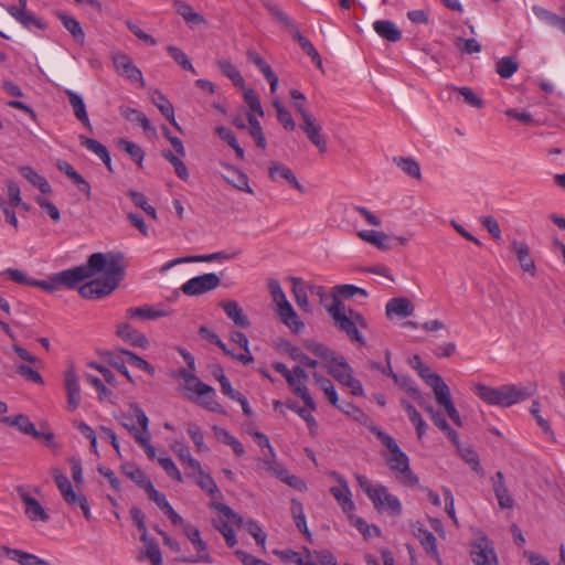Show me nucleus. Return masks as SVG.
<instances>
[{"mask_svg": "<svg viewBox=\"0 0 565 565\" xmlns=\"http://www.w3.org/2000/svg\"><path fill=\"white\" fill-rule=\"evenodd\" d=\"M54 275L58 289H77L84 299H102L118 288L126 269L121 254L94 253L85 264Z\"/></svg>", "mask_w": 565, "mask_h": 565, "instance_id": "1", "label": "nucleus"}, {"mask_svg": "<svg viewBox=\"0 0 565 565\" xmlns=\"http://www.w3.org/2000/svg\"><path fill=\"white\" fill-rule=\"evenodd\" d=\"M472 392L479 399L488 405L508 408L534 396L537 392V385L535 383L527 382L503 384L493 387L482 383H477L472 386Z\"/></svg>", "mask_w": 565, "mask_h": 565, "instance_id": "2", "label": "nucleus"}, {"mask_svg": "<svg viewBox=\"0 0 565 565\" xmlns=\"http://www.w3.org/2000/svg\"><path fill=\"white\" fill-rule=\"evenodd\" d=\"M328 312L332 317L335 327L344 332L352 342H356L359 347H365L366 341L359 331V323L347 317L345 306L338 297H333L332 305L328 308Z\"/></svg>", "mask_w": 565, "mask_h": 565, "instance_id": "3", "label": "nucleus"}, {"mask_svg": "<svg viewBox=\"0 0 565 565\" xmlns=\"http://www.w3.org/2000/svg\"><path fill=\"white\" fill-rule=\"evenodd\" d=\"M183 533L186 536V539L192 543L193 547L196 550L198 553H196V555H191V556H185V555L179 556V557H175L174 561L179 562V563H190V564H195V563L212 564L213 558L210 555L209 546H207L206 542L203 541L201 537L200 530L196 526H194L190 523H186L183 525Z\"/></svg>", "mask_w": 565, "mask_h": 565, "instance_id": "4", "label": "nucleus"}, {"mask_svg": "<svg viewBox=\"0 0 565 565\" xmlns=\"http://www.w3.org/2000/svg\"><path fill=\"white\" fill-rule=\"evenodd\" d=\"M51 472H52L54 481H55L64 501L70 505L78 504L83 512L84 518L87 521H90L92 513H90L87 498L84 494H77L74 491L73 486H72L71 481L68 480V478L65 475H63L58 469L53 468L51 470Z\"/></svg>", "mask_w": 565, "mask_h": 565, "instance_id": "5", "label": "nucleus"}, {"mask_svg": "<svg viewBox=\"0 0 565 565\" xmlns=\"http://www.w3.org/2000/svg\"><path fill=\"white\" fill-rule=\"evenodd\" d=\"M385 461L388 468L396 473V478L404 484L413 487L419 482V478L411 470L407 455L402 449L388 454Z\"/></svg>", "mask_w": 565, "mask_h": 565, "instance_id": "6", "label": "nucleus"}, {"mask_svg": "<svg viewBox=\"0 0 565 565\" xmlns=\"http://www.w3.org/2000/svg\"><path fill=\"white\" fill-rule=\"evenodd\" d=\"M221 285V278L215 273H207L193 277L181 286L184 295L201 296L216 289Z\"/></svg>", "mask_w": 565, "mask_h": 565, "instance_id": "7", "label": "nucleus"}, {"mask_svg": "<svg viewBox=\"0 0 565 565\" xmlns=\"http://www.w3.org/2000/svg\"><path fill=\"white\" fill-rule=\"evenodd\" d=\"M469 554L475 565H498L493 544L486 535L471 543Z\"/></svg>", "mask_w": 565, "mask_h": 565, "instance_id": "8", "label": "nucleus"}, {"mask_svg": "<svg viewBox=\"0 0 565 565\" xmlns=\"http://www.w3.org/2000/svg\"><path fill=\"white\" fill-rule=\"evenodd\" d=\"M113 63L118 75L129 79L132 83H139L141 88L146 87L141 71L134 64L132 58L126 53H116L113 55Z\"/></svg>", "mask_w": 565, "mask_h": 565, "instance_id": "9", "label": "nucleus"}, {"mask_svg": "<svg viewBox=\"0 0 565 565\" xmlns=\"http://www.w3.org/2000/svg\"><path fill=\"white\" fill-rule=\"evenodd\" d=\"M241 254V250H236L233 253H227L225 250L216 252L212 254H205V255H193V256H185L181 258H177L173 260L168 262L163 266V270L171 268L172 266L181 263H211L215 260H230L235 258Z\"/></svg>", "mask_w": 565, "mask_h": 565, "instance_id": "10", "label": "nucleus"}, {"mask_svg": "<svg viewBox=\"0 0 565 565\" xmlns=\"http://www.w3.org/2000/svg\"><path fill=\"white\" fill-rule=\"evenodd\" d=\"M301 130L306 134L308 139L318 148L320 153L327 151V141L323 138L321 131L322 128L317 124L315 116H306L300 125Z\"/></svg>", "mask_w": 565, "mask_h": 565, "instance_id": "11", "label": "nucleus"}, {"mask_svg": "<svg viewBox=\"0 0 565 565\" xmlns=\"http://www.w3.org/2000/svg\"><path fill=\"white\" fill-rule=\"evenodd\" d=\"M20 499L24 503V511L25 514L31 519L32 521H43L46 522L49 520V514L44 510V508L41 505V503L33 498L28 491H25L22 487H19L17 489Z\"/></svg>", "mask_w": 565, "mask_h": 565, "instance_id": "12", "label": "nucleus"}, {"mask_svg": "<svg viewBox=\"0 0 565 565\" xmlns=\"http://www.w3.org/2000/svg\"><path fill=\"white\" fill-rule=\"evenodd\" d=\"M8 13L14 18L19 23H21L24 28L35 26L40 30H46L47 23L38 18L32 12L28 11L26 8H18L17 6H9L7 8Z\"/></svg>", "mask_w": 565, "mask_h": 565, "instance_id": "13", "label": "nucleus"}, {"mask_svg": "<svg viewBox=\"0 0 565 565\" xmlns=\"http://www.w3.org/2000/svg\"><path fill=\"white\" fill-rule=\"evenodd\" d=\"M167 316H169V311L164 308L163 305H159L157 307H131L126 310V317L129 319L157 320Z\"/></svg>", "mask_w": 565, "mask_h": 565, "instance_id": "14", "label": "nucleus"}, {"mask_svg": "<svg viewBox=\"0 0 565 565\" xmlns=\"http://www.w3.org/2000/svg\"><path fill=\"white\" fill-rule=\"evenodd\" d=\"M268 175L273 181H277V177H280L281 179L286 180L294 189L300 193H305L303 185L298 182L292 170L282 163L271 161L268 168Z\"/></svg>", "mask_w": 565, "mask_h": 565, "instance_id": "15", "label": "nucleus"}, {"mask_svg": "<svg viewBox=\"0 0 565 565\" xmlns=\"http://www.w3.org/2000/svg\"><path fill=\"white\" fill-rule=\"evenodd\" d=\"M222 166L228 172V174L223 175V179L228 184H231L233 188H235V189H237L239 191H243V192H246V193H249V194H254L253 189L248 184V177H247L246 173H244L238 168H236V167H234L232 164H228V163H222Z\"/></svg>", "mask_w": 565, "mask_h": 565, "instance_id": "16", "label": "nucleus"}, {"mask_svg": "<svg viewBox=\"0 0 565 565\" xmlns=\"http://www.w3.org/2000/svg\"><path fill=\"white\" fill-rule=\"evenodd\" d=\"M415 307L413 302L405 297H395L388 300L385 312L388 318H406L413 315Z\"/></svg>", "mask_w": 565, "mask_h": 565, "instance_id": "17", "label": "nucleus"}, {"mask_svg": "<svg viewBox=\"0 0 565 565\" xmlns=\"http://www.w3.org/2000/svg\"><path fill=\"white\" fill-rule=\"evenodd\" d=\"M116 334L132 347L146 349L149 345L147 337L129 323L118 324Z\"/></svg>", "mask_w": 565, "mask_h": 565, "instance_id": "18", "label": "nucleus"}, {"mask_svg": "<svg viewBox=\"0 0 565 565\" xmlns=\"http://www.w3.org/2000/svg\"><path fill=\"white\" fill-rule=\"evenodd\" d=\"M128 433L135 438L137 444L143 448L149 459L156 458V449L151 445V434L148 430L149 426H124Z\"/></svg>", "mask_w": 565, "mask_h": 565, "instance_id": "19", "label": "nucleus"}, {"mask_svg": "<svg viewBox=\"0 0 565 565\" xmlns=\"http://www.w3.org/2000/svg\"><path fill=\"white\" fill-rule=\"evenodd\" d=\"M492 488L501 509H510L513 507V499L509 493L508 487L504 482V476L498 471L492 478Z\"/></svg>", "mask_w": 565, "mask_h": 565, "instance_id": "20", "label": "nucleus"}, {"mask_svg": "<svg viewBox=\"0 0 565 565\" xmlns=\"http://www.w3.org/2000/svg\"><path fill=\"white\" fill-rule=\"evenodd\" d=\"M220 306L223 308L227 318L231 319L235 326L242 329H247L250 327L248 317L244 313L237 301H222L220 302Z\"/></svg>", "mask_w": 565, "mask_h": 565, "instance_id": "21", "label": "nucleus"}, {"mask_svg": "<svg viewBox=\"0 0 565 565\" xmlns=\"http://www.w3.org/2000/svg\"><path fill=\"white\" fill-rule=\"evenodd\" d=\"M64 384L67 392V409L74 411L81 403V387L74 372L65 373Z\"/></svg>", "mask_w": 565, "mask_h": 565, "instance_id": "22", "label": "nucleus"}, {"mask_svg": "<svg viewBox=\"0 0 565 565\" xmlns=\"http://www.w3.org/2000/svg\"><path fill=\"white\" fill-rule=\"evenodd\" d=\"M191 390L198 394L201 405L206 409L211 412H222L221 405L215 401L216 392L212 386L199 382L198 386L191 387Z\"/></svg>", "mask_w": 565, "mask_h": 565, "instance_id": "23", "label": "nucleus"}, {"mask_svg": "<svg viewBox=\"0 0 565 565\" xmlns=\"http://www.w3.org/2000/svg\"><path fill=\"white\" fill-rule=\"evenodd\" d=\"M0 552L4 553L9 558L17 561L20 565H51L39 556L21 550L0 546Z\"/></svg>", "mask_w": 565, "mask_h": 565, "instance_id": "24", "label": "nucleus"}, {"mask_svg": "<svg viewBox=\"0 0 565 565\" xmlns=\"http://www.w3.org/2000/svg\"><path fill=\"white\" fill-rule=\"evenodd\" d=\"M55 15L63 26L71 33L74 41L78 44H84L85 32L81 23L74 17L65 13L64 11H56Z\"/></svg>", "mask_w": 565, "mask_h": 565, "instance_id": "25", "label": "nucleus"}, {"mask_svg": "<svg viewBox=\"0 0 565 565\" xmlns=\"http://www.w3.org/2000/svg\"><path fill=\"white\" fill-rule=\"evenodd\" d=\"M512 249L518 257L521 268L534 277L536 275V268L534 260L530 256V248L527 244L524 242L513 241Z\"/></svg>", "mask_w": 565, "mask_h": 565, "instance_id": "26", "label": "nucleus"}, {"mask_svg": "<svg viewBox=\"0 0 565 565\" xmlns=\"http://www.w3.org/2000/svg\"><path fill=\"white\" fill-rule=\"evenodd\" d=\"M373 29L388 42L396 43L402 39V31L391 20H377L373 23Z\"/></svg>", "mask_w": 565, "mask_h": 565, "instance_id": "27", "label": "nucleus"}, {"mask_svg": "<svg viewBox=\"0 0 565 565\" xmlns=\"http://www.w3.org/2000/svg\"><path fill=\"white\" fill-rule=\"evenodd\" d=\"M328 373L342 385H347V383L353 379L352 367L343 356H338L337 360L329 365Z\"/></svg>", "mask_w": 565, "mask_h": 565, "instance_id": "28", "label": "nucleus"}, {"mask_svg": "<svg viewBox=\"0 0 565 565\" xmlns=\"http://www.w3.org/2000/svg\"><path fill=\"white\" fill-rule=\"evenodd\" d=\"M19 172L33 186L38 188L41 193L47 194L52 192V186L49 181L44 177L40 175L32 167L21 166L19 168Z\"/></svg>", "mask_w": 565, "mask_h": 565, "instance_id": "29", "label": "nucleus"}, {"mask_svg": "<svg viewBox=\"0 0 565 565\" xmlns=\"http://www.w3.org/2000/svg\"><path fill=\"white\" fill-rule=\"evenodd\" d=\"M70 105L73 108L75 117L87 128L92 129V125L86 111V106L83 98L75 92L67 89L65 92Z\"/></svg>", "mask_w": 565, "mask_h": 565, "instance_id": "30", "label": "nucleus"}, {"mask_svg": "<svg viewBox=\"0 0 565 565\" xmlns=\"http://www.w3.org/2000/svg\"><path fill=\"white\" fill-rule=\"evenodd\" d=\"M359 237L376 246L381 250H388L393 247L391 244L392 236L385 234L384 232L364 230L359 233Z\"/></svg>", "mask_w": 565, "mask_h": 565, "instance_id": "31", "label": "nucleus"}, {"mask_svg": "<svg viewBox=\"0 0 565 565\" xmlns=\"http://www.w3.org/2000/svg\"><path fill=\"white\" fill-rule=\"evenodd\" d=\"M152 103L158 107L162 116L175 128L180 129L174 117V108L168 98L160 92L156 90L152 94Z\"/></svg>", "mask_w": 565, "mask_h": 565, "instance_id": "32", "label": "nucleus"}, {"mask_svg": "<svg viewBox=\"0 0 565 565\" xmlns=\"http://www.w3.org/2000/svg\"><path fill=\"white\" fill-rule=\"evenodd\" d=\"M330 492L335 498L344 513H349L354 510L355 505L351 499V491L347 481H343V484L340 487H332Z\"/></svg>", "mask_w": 565, "mask_h": 565, "instance_id": "33", "label": "nucleus"}, {"mask_svg": "<svg viewBox=\"0 0 565 565\" xmlns=\"http://www.w3.org/2000/svg\"><path fill=\"white\" fill-rule=\"evenodd\" d=\"M116 143L117 147L125 151L140 169L142 168L145 151L139 145L125 138H119Z\"/></svg>", "mask_w": 565, "mask_h": 565, "instance_id": "34", "label": "nucleus"}, {"mask_svg": "<svg viewBox=\"0 0 565 565\" xmlns=\"http://www.w3.org/2000/svg\"><path fill=\"white\" fill-rule=\"evenodd\" d=\"M303 347L309 352L315 354L317 358H319V359H321L323 361H327L330 364H332L337 360V358L339 356V355H337V353L333 350H331L330 348H328L323 343L317 342L315 340H306L303 342Z\"/></svg>", "mask_w": 565, "mask_h": 565, "instance_id": "35", "label": "nucleus"}, {"mask_svg": "<svg viewBox=\"0 0 565 565\" xmlns=\"http://www.w3.org/2000/svg\"><path fill=\"white\" fill-rule=\"evenodd\" d=\"M292 39L300 45L301 50L310 56L318 68H322V60L317 49L309 39L303 36L298 29L292 32Z\"/></svg>", "mask_w": 565, "mask_h": 565, "instance_id": "36", "label": "nucleus"}, {"mask_svg": "<svg viewBox=\"0 0 565 565\" xmlns=\"http://www.w3.org/2000/svg\"><path fill=\"white\" fill-rule=\"evenodd\" d=\"M21 433L33 436L43 445L50 448H57V444L54 440V433L51 430H38L36 426H15Z\"/></svg>", "mask_w": 565, "mask_h": 565, "instance_id": "37", "label": "nucleus"}, {"mask_svg": "<svg viewBox=\"0 0 565 565\" xmlns=\"http://www.w3.org/2000/svg\"><path fill=\"white\" fill-rule=\"evenodd\" d=\"M216 64L224 76L230 78L232 83L239 88H245V79L239 71L228 60H217Z\"/></svg>", "mask_w": 565, "mask_h": 565, "instance_id": "38", "label": "nucleus"}, {"mask_svg": "<svg viewBox=\"0 0 565 565\" xmlns=\"http://www.w3.org/2000/svg\"><path fill=\"white\" fill-rule=\"evenodd\" d=\"M446 90L458 93L463 98V102L471 107L481 109L484 106L483 99L477 96L470 87H457L455 85H447Z\"/></svg>", "mask_w": 565, "mask_h": 565, "instance_id": "39", "label": "nucleus"}, {"mask_svg": "<svg viewBox=\"0 0 565 565\" xmlns=\"http://www.w3.org/2000/svg\"><path fill=\"white\" fill-rule=\"evenodd\" d=\"M417 537L419 539L420 544L425 548L426 553L431 555L438 563H440L441 559L438 553L437 540L435 535L426 529L419 527Z\"/></svg>", "mask_w": 565, "mask_h": 565, "instance_id": "40", "label": "nucleus"}, {"mask_svg": "<svg viewBox=\"0 0 565 565\" xmlns=\"http://www.w3.org/2000/svg\"><path fill=\"white\" fill-rule=\"evenodd\" d=\"M122 472L137 483L138 487L146 490L147 486L151 484L152 481L145 475V472L134 463H125L121 466Z\"/></svg>", "mask_w": 565, "mask_h": 565, "instance_id": "41", "label": "nucleus"}, {"mask_svg": "<svg viewBox=\"0 0 565 565\" xmlns=\"http://www.w3.org/2000/svg\"><path fill=\"white\" fill-rule=\"evenodd\" d=\"M534 14L551 26L559 29L563 33L565 31V18L559 17L544 8L534 6Z\"/></svg>", "mask_w": 565, "mask_h": 565, "instance_id": "42", "label": "nucleus"}, {"mask_svg": "<svg viewBox=\"0 0 565 565\" xmlns=\"http://www.w3.org/2000/svg\"><path fill=\"white\" fill-rule=\"evenodd\" d=\"M213 428H214L215 436L217 437V439L221 440L222 443L231 446L233 452L236 456L239 457V456L244 455V452H245L244 446L242 445V443L238 439H236L233 435H231L222 426H213Z\"/></svg>", "mask_w": 565, "mask_h": 565, "instance_id": "43", "label": "nucleus"}, {"mask_svg": "<svg viewBox=\"0 0 565 565\" xmlns=\"http://www.w3.org/2000/svg\"><path fill=\"white\" fill-rule=\"evenodd\" d=\"M393 162L407 175L419 180L422 178L419 163L411 157H394Z\"/></svg>", "mask_w": 565, "mask_h": 565, "instance_id": "44", "label": "nucleus"}, {"mask_svg": "<svg viewBox=\"0 0 565 565\" xmlns=\"http://www.w3.org/2000/svg\"><path fill=\"white\" fill-rule=\"evenodd\" d=\"M334 292L335 294L332 296V298L338 297V299H340V300H341V298L342 299H351L355 296L367 298V296H369V294L365 289L354 286V285H349V284L337 285L334 287Z\"/></svg>", "mask_w": 565, "mask_h": 565, "instance_id": "45", "label": "nucleus"}, {"mask_svg": "<svg viewBox=\"0 0 565 565\" xmlns=\"http://www.w3.org/2000/svg\"><path fill=\"white\" fill-rule=\"evenodd\" d=\"M391 379L403 388L413 399H419L422 397L420 391L414 385L413 380L406 375H398L395 372L391 375Z\"/></svg>", "mask_w": 565, "mask_h": 565, "instance_id": "46", "label": "nucleus"}, {"mask_svg": "<svg viewBox=\"0 0 565 565\" xmlns=\"http://www.w3.org/2000/svg\"><path fill=\"white\" fill-rule=\"evenodd\" d=\"M198 486L211 498L222 497L221 491L210 473L201 472L196 478Z\"/></svg>", "mask_w": 565, "mask_h": 565, "instance_id": "47", "label": "nucleus"}, {"mask_svg": "<svg viewBox=\"0 0 565 565\" xmlns=\"http://www.w3.org/2000/svg\"><path fill=\"white\" fill-rule=\"evenodd\" d=\"M313 379H315L316 384L320 387V390H322L324 392V395L328 398V401L332 405H337V403L339 402L338 393H337L335 387H334L333 383L331 382V380H329L322 375H319L318 373L313 374Z\"/></svg>", "mask_w": 565, "mask_h": 565, "instance_id": "48", "label": "nucleus"}, {"mask_svg": "<svg viewBox=\"0 0 565 565\" xmlns=\"http://www.w3.org/2000/svg\"><path fill=\"white\" fill-rule=\"evenodd\" d=\"M519 70V63L511 56H504L495 64V71L502 78H510Z\"/></svg>", "mask_w": 565, "mask_h": 565, "instance_id": "49", "label": "nucleus"}, {"mask_svg": "<svg viewBox=\"0 0 565 565\" xmlns=\"http://www.w3.org/2000/svg\"><path fill=\"white\" fill-rule=\"evenodd\" d=\"M161 154L166 160H168L172 164L175 174L181 180L186 181L189 179L188 168L179 157H177L171 150H163Z\"/></svg>", "mask_w": 565, "mask_h": 565, "instance_id": "50", "label": "nucleus"}, {"mask_svg": "<svg viewBox=\"0 0 565 565\" xmlns=\"http://www.w3.org/2000/svg\"><path fill=\"white\" fill-rule=\"evenodd\" d=\"M289 280L292 285V294L297 305L302 309H307L309 307L308 295L301 278L289 277Z\"/></svg>", "mask_w": 565, "mask_h": 565, "instance_id": "51", "label": "nucleus"}, {"mask_svg": "<svg viewBox=\"0 0 565 565\" xmlns=\"http://www.w3.org/2000/svg\"><path fill=\"white\" fill-rule=\"evenodd\" d=\"M273 106L276 109L277 119L284 126V128L289 131L295 130L296 124L292 119L290 111L286 109L285 106L278 99L273 100Z\"/></svg>", "mask_w": 565, "mask_h": 565, "instance_id": "52", "label": "nucleus"}, {"mask_svg": "<svg viewBox=\"0 0 565 565\" xmlns=\"http://www.w3.org/2000/svg\"><path fill=\"white\" fill-rule=\"evenodd\" d=\"M460 457L471 466L472 470L478 475L483 476L484 471L480 466L478 454L470 447L460 446L457 448Z\"/></svg>", "mask_w": 565, "mask_h": 565, "instance_id": "53", "label": "nucleus"}, {"mask_svg": "<svg viewBox=\"0 0 565 565\" xmlns=\"http://www.w3.org/2000/svg\"><path fill=\"white\" fill-rule=\"evenodd\" d=\"M119 353L124 356H126L127 359V362L134 366H136L137 369H140L145 372H147L148 374L150 375H153L154 374V367L148 363L145 359H142L141 356L137 355L136 353L129 351V350H125V349H121L119 351Z\"/></svg>", "mask_w": 565, "mask_h": 565, "instance_id": "54", "label": "nucleus"}, {"mask_svg": "<svg viewBox=\"0 0 565 565\" xmlns=\"http://www.w3.org/2000/svg\"><path fill=\"white\" fill-rule=\"evenodd\" d=\"M127 194L131 199V201L134 202V204L136 206H138L142 211H145V213L147 215H149L150 217H152L154 220L157 218L156 209L152 205L148 204L147 198L145 196L143 193L135 191V190H129Z\"/></svg>", "mask_w": 565, "mask_h": 565, "instance_id": "55", "label": "nucleus"}, {"mask_svg": "<svg viewBox=\"0 0 565 565\" xmlns=\"http://www.w3.org/2000/svg\"><path fill=\"white\" fill-rule=\"evenodd\" d=\"M167 52L170 56L185 71H190L193 74H196L195 68L193 67L191 61L186 56V54L174 45L167 46Z\"/></svg>", "mask_w": 565, "mask_h": 565, "instance_id": "56", "label": "nucleus"}, {"mask_svg": "<svg viewBox=\"0 0 565 565\" xmlns=\"http://www.w3.org/2000/svg\"><path fill=\"white\" fill-rule=\"evenodd\" d=\"M177 12L189 23H201L203 17L194 12L192 7L183 1H175L174 3Z\"/></svg>", "mask_w": 565, "mask_h": 565, "instance_id": "57", "label": "nucleus"}, {"mask_svg": "<svg viewBox=\"0 0 565 565\" xmlns=\"http://www.w3.org/2000/svg\"><path fill=\"white\" fill-rule=\"evenodd\" d=\"M210 508L221 513L223 516L227 519V521L233 522L237 526H241L243 524V518L227 504L222 502H211Z\"/></svg>", "mask_w": 565, "mask_h": 565, "instance_id": "58", "label": "nucleus"}, {"mask_svg": "<svg viewBox=\"0 0 565 565\" xmlns=\"http://www.w3.org/2000/svg\"><path fill=\"white\" fill-rule=\"evenodd\" d=\"M145 556L149 559L151 565H162V554L158 543L153 539L147 537Z\"/></svg>", "mask_w": 565, "mask_h": 565, "instance_id": "59", "label": "nucleus"}, {"mask_svg": "<svg viewBox=\"0 0 565 565\" xmlns=\"http://www.w3.org/2000/svg\"><path fill=\"white\" fill-rule=\"evenodd\" d=\"M246 56L248 62L253 63L265 78L275 73L270 65L256 51L248 50Z\"/></svg>", "mask_w": 565, "mask_h": 565, "instance_id": "60", "label": "nucleus"}, {"mask_svg": "<svg viewBox=\"0 0 565 565\" xmlns=\"http://www.w3.org/2000/svg\"><path fill=\"white\" fill-rule=\"evenodd\" d=\"M106 360L108 362L109 365H111L113 367H115L118 372H120L130 383H134V380L126 366V360L122 359L121 355H117L115 353H111V352H107L106 353Z\"/></svg>", "mask_w": 565, "mask_h": 565, "instance_id": "61", "label": "nucleus"}, {"mask_svg": "<svg viewBox=\"0 0 565 565\" xmlns=\"http://www.w3.org/2000/svg\"><path fill=\"white\" fill-rule=\"evenodd\" d=\"M124 417L136 424H149V418L137 403H129L128 408L124 412Z\"/></svg>", "mask_w": 565, "mask_h": 565, "instance_id": "62", "label": "nucleus"}, {"mask_svg": "<svg viewBox=\"0 0 565 565\" xmlns=\"http://www.w3.org/2000/svg\"><path fill=\"white\" fill-rule=\"evenodd\" d=\"M159 465L166 471V473L177 482L183 481V476L170 457H159Z\"/></svg>", "mask_w": 565, "mask_h": 565, "instance_id": "63", "label": "nucleus"}, {"mask_svg": "<svg viewBox=\"0 0 565 565\" xmlns=\"http://www.w3.org/2000/svg\"><path fill=\"white\" fill-rule=\"evenodd\" d=\"M79 140L83 147L95 153L98 158L105 157V153L108 151L107 147L96 139L82 135L79 136Z\"/></svg>", "mask_w": 565, "mask_h": 565, "instance_id": "64", "label": "nucleus"}]
</instances>
